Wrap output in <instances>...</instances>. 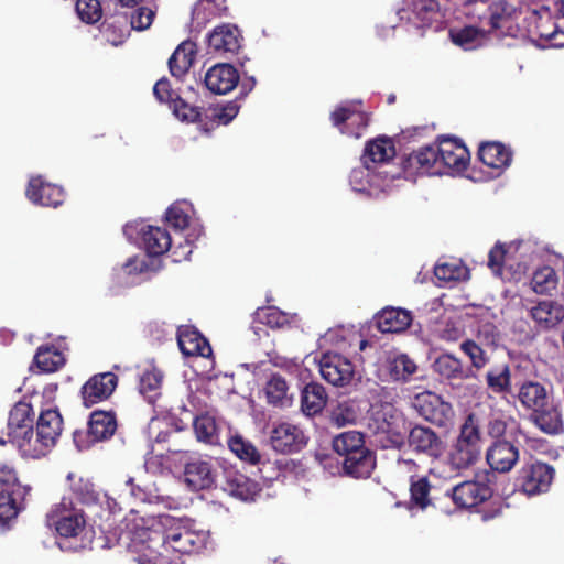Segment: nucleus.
<instances>
[{
    "instance_id": "nucleus-12",
    "label": "nucleus",
    "mask_w": 564,
    "mask_h": 564,
    "mask_svg": "<svg viewBox=\"0 0 564 564\" xmlns=\"http://www.w3.org/2000/svg\"><path fill=\"white\" fill-rule=\"evenodd\" d=\"M307 443L304 432L291 423H280L270 433L272 448L281 454L300 452Z\"/></svg>"
},
{
    "instance_id": "nucleus-49",
    "label": "nucleus",
    "mask_w": 564,
    "mask_h": 564,
    "mask_svg": "<svg viewBox=\"0 0 564 564\" xmlns=\"http://www.w3.org/2000/svg\"><path fill=\"white\" fill-rule=\"evenodd\" d=\"M62 354L53 346H41L34 356V364L43 372H54L63 365Z\"/></svg>"
},
{
    "instance_id": "nucleus-30",
    "label": "nucleus",
    "mask_w": 564,
    "mask_h": 564,
    "mask_svg": "<svg viewBox=\"0 0 564 564\" xmlns=\"http://www.w3.org/2000/svg\"><path fill=\"white\" fill-rule=\"evenodd\" d=\"M100 32L111 45L122 44L130 35L129 14L127 12H115L107 15L100 26Z\"/></svg>"
},
{
    "instance_id": "nucleus-27",
    "label": "nucleus",
    "mask_w": 564,
    "mask_h": 564,
    "mask_svg": "<svg viewBox=\"0 0 564 564\" xmlns=\"http://www.w3.org/2000/svg\"><path fill=\"white\" fill-rule=\"evenodd\" d=\"M395 156V147L391 138L380 135L366 143L362 162L367 171H370V163L386 164Z\"/></svg>"
},
{
    "instance_id": "nucleus-21",
    "label": "nucleus",
    "mask_w": 564,
    "mask_h": 564,
    "mask_svg": "<svg viewBox=\"0 0 564 564\" xmlns=\"http://www.w3.org/2000/svg\"><path fill=\"white\" fill-rule=\"evenodd\" d=\"M533 423L544 433L556 435L564 431L562 411L553 399H550L531 413Z\"/></svg>"
},
{
    "instance_id": "nucleus-19",
    "label": "nucleus",
    "mask_w": 564,
    "mask_h": 564,
    "mask_svg": "<svg viewBox=\"0 0 564 564\" xmlns=\"http://www.w3.org/2000/svg\"><path fill=\"white\" fill-rule=\"evenodd\" d=\"M177 344L183 355L209 357L213 354L209 341L195 327L184 325L177 329Z\"/></svg>"
},
{
    "instance_id": "nucleus-6",
    "label": "nucleus",
    "mask_w": 564,
    "mask_h": 564,
    "mask_svg": "<svg viewBox=\"0 0 564 564\" xmlns=\"http://www.w3.org/2000/svg\"><path fill=\"white\" fill-rule=\"evenodd\" d=\"M47 521L64 538L78 536L86 523L83 511L73 508L72 500L67 498H63L58 505L54 506L47 513Z\"/></svg>"
},
{
    "instance_id": "nucleus-48",
    "label": "nucleus",
    "mask_w": 564,
    "mask_h": 564,
    "mask_svg": "<svg viewBox=\"0 0 564 564\" xmlns=\"http://www.w3.org/2000/svg\"><path fill=\"white\" fill-rule=\"evenodd\" d=\"M256 318L272 329H283L291 326L289 315L275 306L259 307L256 311Z\"/></svg>"
},
{
    "instance_id": "nucleus-59",
    "label": "nucleus",
    "mask_w": 564,
    "mask_h": 564,
    "mask_svg": "<svg viewBox=\"0 0 564 564\" xmlns=\"http://www.w3.org/2000/svg\"><path fill=\"white\" fill-rule=\"evenodd\" d=\"M489 26L491 31L502 28L505 21L509 19L508 2L506 0L494 1L488 7Z\"/></svg>"
},
{
    "instance_id": "nucleus-44",
    "label": "nucleus",
    "mask_w": 564,
    "mask_h": 564,
    "mask_svg": "<svg viewBox=\"0 0 564 564\" xmlns=\"http://www.w3.org/2000/svg\"><path fill=\"white\" fill-rule=\"evenodd\" d=\"M449 37L452 42L465 51H473L482 45L486 32L474 25L451 30Z\"/></svg>"
},
{
    "instance_id": "nucleus-56",
    "label": "nucleus",
    "mask_w": 564,
    "mask_h": 564,
    "mask_svg": "<svg viewBox=\"0 0 564 564\" xmlns=\"http://www.w3.org/2000/svg\"><path fill=\"white\" fill-rule=\"evenodd\" d=\"M357 413L349 402H339L330 411L329 420L337 427L355 423Z\"/></svg>"
},
{
    "instance_id": "nucleus-52",
    "label": "nucleus",
    "mask_w": 564,
    "mask_h": 564,
    "mask_svg": "<svg viewBox=\"0 0 564 564\" xmlns=\"http://www.w3.org/2000/svg\"><path fill=\"white\" fill-rule=\"evenodd\" d=\"M227 11L226 0H198L193 8V19L208 21Z\"/></svg>"
},
{
    "instance_id": "nucleus-41",
    "label": "nucleus",
    "mask_w": 564,
    "mask_h": 564,
    "mask_svg": "<svg viewBox=\"0 0 564 564\" xmlns=\"http://www.w3.org/2000/svg\"><path fill=\"white\" fill-rule=\"evenodd\" d=\"M332 446L343 459L367 448L364 434L357 431H348L335 436Z\"/></svg>"
},
{
    "instance_id": "nucleus-28",
    "label": "nucleus",
    "mask_w": 564,
    "mask_h": 564,
    "mask_svg": "<svg viewBox=\"0 0 564 564\" xmlns=\"http://www.w3.org/2000/svg\"><path fill=\"white\" fill-rule=\"evenodd\" d=\"M533 321L543 329H551L564 321V305L557 301L545 300L530 310Z\"/></svg>"
},
{
    "instance_id": "nucleus-4",
    "label": "nucleus",
    "mask_w": 564,
    "mask_h": 564,
    "mask_svg": "<svg viewBox=\"0 0 564 564\" xmlns=\"http://www.w3.org/2000/svg\"><path fill=\"white\" fill-rule=\"evenodd\" d=\"M555 476L553 466L535 460L524 464L518 471L514 486L527 496L547 492Z\"/></svg>"
},
{
    "instance_id": "nucleus-29",
    "label": "nucleus",
    "mask_w": 564,
    "mask_h": 564,
    "mask_svg": "<svg viewBox=\"0 0 564 564\" xmlns=\"http://www.w3.org/2000/svg\"><path fill=\"white\" fill-rule=\"evenodd\" d=\"M63 417L57 409H46L40 412L35 431L54 448L63 432Z\"/></svg>"
},
{
    "instance_id": "nucleus-35",
    "label": "nucleus",
    "mask_w": 564,
    "mask_h": 564,
    "mask_svg": "<svg viewBox=\"0 0 564 564\" xmlns=\"http://www.w3.org/2000/svg\"><path fill=\"white\" fill-rule=\"evenodd\" d=\"M517 398L524 409L532 412L551 399L545 386L534 380L520 383Z\"/></svg>"
},
{
    "instance_id": "nucleus-9",
    "label": "nucleus",
    "mask_w": 564,
    "mask_h": 564,
    "mask_svg": "<svg viewBox=\"0 0 564 564\" xmlns=\"http://www.w3.org/2000/svg\"><path fill=\"white\" fill-rule=\"evenodd\" d=\"M321 376L330 384L344 387L351 382L355 369L349 359L339 355L326 352L319 360Z\"/></svg>"
},
{
    "instance_id": "nucleus-10",
    "label": "nucleus",
    "mask_w": 564,
    "mask_h": 564,
    "mask_svg": "<svg viewBox=\"0 0 564 564\" xmlns=\"http://www.w3.org/2000/svg\"><path fill=\"white\" fill-rule=\"evenodd\" d=\"M118 386V377L113 372H101L90 377L82 387L80 395L85 408L107 400Z\"/></svg>"
},
{
    "instance_id": "nucleus-53",
    "label": "nucleus",
    "mask_w": 564,
    "mask_h": 564,
    "mask_svg": "<svg viewBox=\"0 0 564 564\" xmlns=\"http://www.w3.org/2000/svg\"><path fill=\"white\" fill-rule=\"evenodd\" d=\"M438 7L437 0H414L412 9L414 18L406 17V19L414 23L420 22L422 26L429 25L432 22L431 14L435 13Z\"/></svg>"
},
{
    "instance_id": "nucleus-15",
    "label": "nucleus",
    "mask_w": 564,
    "mask_h": 564,
    "mask_svg": "<svg viewBox=\"0 0 564 564\" xmlns=\"http://www.w3.org/2000/svg\"><path fill=\"white\" fill-rule=\"evenodd\" d=\"M405 173L442 174L437 145H426L409 154L402 162Z\"/></svg>"
},
{
    "instance_id": "nucleus-57",
    "label": "nucleus",
    "mask_w": 564,
    "mask_h": 564,
    "mask_svg": "<svg viewBox=\"0 0 564 564\" xmlns=\"http://www.w3.org/2000/svg\"><path fill=\"white\" fill-rule=\"evenodd\" d=\"M369 115L357 109L354 104L352 115L346 127L341 128V133H347L355 138H360L369 124Z\"/></svg>"
},
{
    "instance_id": "nucleus-64",
    "label": "nucleus",
    "mask_w": 564,
    "mask_h": 564,
    "mask_svg": "<svg viewBox=\"0 0 564 564\" xmlns=\"http://www.w3.org/2000/svg\"><path fill=\"white\" fill-rule=\"evenodd\" d=\"M508 427V419L505 415L491 416L487 423V433L495 441L505 440Z\"/></svg>"
},
{
    "instance_id": "nucleus-46",
    "label": "nucleus",
    "mask_w": 564,
    "mask_h": 564,
    "mask_svg": "<svg viewBox=\"0 0 564 564\" xmlns=\"http://www.w3.org/2000/svg\"><path fill=\"white\" fill-rule=\"evenodd\" d=\"M163 373L160 369L151 367L143 371L140 378L139 390L150 403H153L155 399L161 394L160 390L162 387Z\"/></svg>"
},
{
    "instance_id": "nucleus-55",
    "label": "nucleus",
    "mask_w": 564,
    "mask_h": 564,
    "mask_svg": "<svg viewBox=\"0 0 564 564\" xmlns=\"http://www.w3.org/2000/svg\"><path fill=\"white\" fill-rule=\"evenodd\" d=\"M74 496L84 505L96 503L99 499V492L89 479L79 478L72 485Z\"/></svg>"
},
{
    "instance_id": "nucleus-32",
    "label": "nucleus",
    "mask_w": 564,
    "mask_h": 564,
    "mask_svg": "<svg viewBox=\"0 0 564 564\" xmlns=\"http://www.w3.org/2000/svg\"><path fill=\"white\" fill-rule=\"evenodd\" d=\"M197 55V45L191 40L183 41L169 58V69L173 77L182 78L192 67Z\"/></svg>"
},
{
    "instance_id": "nucleus-5",
    "label": "nucleus",
    "mask_w": 564,
    "mask_h": 564,
    "mask_svg": "<svg viewBox=\"0 0 564 564\" xmlns=\"http://www.w3.org/2000/svg\"><path fill=\"white\" fill-rule=\"evenodd\" d=\"M412 406L425 421L440 427H446L454 416L452 404L432 391L415 394Z\"/></svg>"
},
{
    "instance_id": "nucleus-34",
    "label": "nucleus",
    "mask_w": 564,
    "mask_h": 564,
    "mask_svg": "<svg viewBox=\"0 0 564 564\" xmlns=\"http://www.w3.org/2000/svg\"><path fill=\"white\" fill-rule=\"evenodd\" d=\"M141 236L150 257L162 256L172 247V238L165 228L148 225L141 229Z\"/></svg>"
},
{
    "instance_id": "nucleus-43",
    "label": "nucleus",
    "mask_w": 564,
    "mask_h": 564,
    "mask_svg": "<svg viewBox=\"0 0 564 564\" xmlns=\"http://www.w3.org/2000/svg\"><path fill=\"white\" fill-rule=\"evenodd\" d=\"M193 427L198 442L207 445L220 443L219 426L216 419L209 413L197 415L193 421Z\"/></svg>"
},
{
    "instance_id": "nucleus-45",
    "label": "nucleus",
    "mask_w": 564,
    "mask_h": 564,
    "mask_svg": "<svg viewBox=\"0 0 564 564\" xmlns=\"http://www.w3.org/2000/svg\"><path fill=\"white\" fill-rule=\"evenodd\" d=\"M228 448L234 453L240 460L250 464H261L262 455L259 449L240 434L231 435L227 440Z\"/></svg>"
},
{
    "instance_id": "nucleus-17",
    "label": "nucleus",
    "mask_w": 564,
    "mask_h": 564,
    "mask_svg": "<svg viewBox=\"0 0 564 564\" xmlns=\"http://www.w3.org/2000/svg\"><path fill=\"white\" fill-rule=\"evenodd\" d=\"M34 426V411L30 403L20 401L13 405L9 413L7 424V436H0V445L3 446L7 443L13 442L18 435H22L26 432V429Z\"/></svg>"
},
{
    "instance_id": "nucleus-23",
    "label": "nucleus",
    "mask_w": 564,
    "mask_h": 564,
    "mask_svg": "<svg viewBox=\"0 0 564 564\" xmlns=\"http://www.w3.org/2000/svg\"><path fill=\"white\" fill-rule=\"evenodd\" d=\"M216 478L212 464L200 459L185 463L184 479L192 490L209 489Z\"/></svg>"
},
{
    "instance_id": "nucleus-40",
    "label": "nucleus",
    "mask_w": 564,
    "mask_h": 564,
    "mask_svg": "<svg viewBox=\"0 0 564 564\" xmlns=\"http://www.w3.org/2000/svg\"><path fill=\"white\" fill-rule=\"evenodd\" d=\"M376 415V420L378 422L381 420L378 425V431L388 435L391 446L401 448L404 445L405 440L404 434L399 430V423H403V420L393 413V409L391 406L388 411L382 412V414L377 412Z\"/></svg>"
},
{
    "instance_id": "nucleus-31",
    "label": "nucleus",
    "mask_w": 564,
    "mask_h": 564,
    "mask_svg": "<svg viewBox=\"0 0 564 564\" xmlns=\"http://www.w3.org/2000/svg\"><path fill=\"white\" fill-rule=\"evenodd\" d=\"M478 158L489 167L503 170L511 164L512 151L501 142L487 141L479 145Z\"/></svg>"
},
{
    "instance_id": "nucleus-25",
    "label": "nucleus",
    "mask_w": 564,
    "mask_h": 564,
    "mask_svg": "<svg viewBox=\"0 0 564 564\" xmlns=\"http://www.w3.org/2000/svg\"><path fill=\"white\" fill-rule=\"evenodd\" d=\"M11 444L19 451L21 456L33 459L44 457L53 449L48 442L42 438L41 434L35 431L34 426L26 429V432H23L22 435H18Z\"/></svg>"
},
{
    "instance_id": "nucleus-38",
    "label": "nucleus",
    "mask_w": 564,
    "mask_h": 564,
    "mask_svg": "<svg viewBox=\"0 0 564 564\" xmlns=\"http://www.w3.org/2000/svg\"><path fill=\"white\" fill-rule=\"evenodd\" d=\"M481 447L455 441L448 454V463L455 470L467 469L479 459Z\"/></svg>"
},
{
    "instance_id": "nucleus-18",
    "label": "nucleus",
    "mask_w": 564,
    "mask_h": 564,
    "mask_svg": "<svg viewBox=\"0 0 564 564\" xmlns=\"http://www.w3.org/2000/svg\"><path fill=\"white\" fill-rule=\"evenodd\" d=\"M31 490V486L22 485L20 481L10 491L0 489V523H7L25 508Z\"/></svg>"
},
{
    "instance_id": "nucleus-22",
    "label": "nucleus",
    "mask_w": 564,
    "mask_h": 564,
    "mask_svg": "<svg viewBox=\"0 0 564 564\" xmlns=\"http://www.w3.org/2000/svg\"><path fill=\"white\" fill-rule=\"evenodd\" d=\"M207 40L209 48L214 52L235 54L240 48L241 35L236 25L228 23L216 26Z\"/></svg>"
},
{
    "instance_id": "nucleus-60",
    "label": "nucleus",
    "mask_w": 564,
    "mask_h": 564,
    "mask_svg": "<svg viewBox=\"0 0 564 564\" xmlns=\"http://www.w3.org/2000/svg\"><path fill=\"white\" fill-rule=\"evenodd\" d=\"M170 108L173 110L174 115L183 121L195 122L200 118L199 108L188 105L180 96H175Z\"/></svg>"
},
{
    "instance_id": "nucleus-42",
    "label": "nucleus",
    "mask_w": 564,
    "mask_h": 564,
    "mask_svg": "<svg viewBox=\"0 0 564 564\" xmlns=\"http://www.w3.org/2000/svg\"><path fill=\"white\" fill-rule=\"evenodd\" d=\"M530 285L539 295H551L557 289L558 275L551 265L539 267L532 273Z\"/></svg>"
},
{
    "instance_id": "nucleus-3",
    "label": "nucleus",
    "mask_w": 564,
    "mask_h": 564,
    "mask_svg": "<svg viewBox=\"0 0 564 564\" xmlns=\"http://www.w3.org/2000/svg\"><path fill=\"white\" fill-rule=\"evenodd\" d=\"M495 475L489 471L477 474L471 480H465L446 492L454 505L459 509H470L487 500L494 495L491 481Z\"/></svg>"
},
{
    "instance_id": "nucleus-50",
    "label": "nucleus",
    "mask_w": 564,
    "mask_h": 564,
    "mask_svg": "<svg viewBox=\"0 0 564 564\" xmlns=\"http://www.w3.org/2000/svg\"><path fill=\"white\" fill-rule=\"evenodd\" d=\"M289 384L280 373H273L264 387L267 400L270 404L282 405L288 397Z\"/></svg>"
},
{
    "instance_id": "nucleus-51",
    "label": "nucleus",
    "mask_w": 564,
    "mask_h": 564,
    "mask_svg": "<svg viewBox=\"0 0 564 564\" xmlns=\"http://www.w3.org/2000/svg\"><path fill=\"white\" fill-rule=\"evenodd\" d=\"M460 350L469 358L471 369L480 370L489 362V356L480 343L474 339H465L459 345Z\"/></svg>"
},
{
    "instance_id": "nucleus-8",
    "label": "nucleus",
    "mask_w": 564,
    "mask_h": 564,
    "mask_svg": "<svg viewBox=\"0 0 564 564\" xmlns=\"http://www.w3.org/2000/svg\"><path fill=\"white\" fill-rule=\"evenodd\" d=\"M520 458L519 445L508 440L494 441L486 451V462L491 471L507 474Z\"/></svg>"
},
{
    "instance_id": "nucleus-14",
    "label": "nucleus",
    "mask_w": 564,
    "mask_h": 564,
    "mask_svg": "<svg viewBox=\"0 0 564 564\" xmlns=\"http://www.w3.org/2000/svg\"><path fill=\"white\" fill-rule=\"evenodd\" d=\"M25 195L35 205L53 208L61 206L65 200L64 188L45 182L42 176L29 181Z\"/></svg>"
},
{
    "instance_id": "nucleus-63",
    "label": "nucleus",
    "mask_w": 564,
    "mask_h": 564,
    "mask_svg": "<svg viewBox=\"0 0 564 564\" xmlns=\"http://www.w3.org/2000/svg\"><path fill=\"white\" fill-rule=\"evenodd\" d=\"M556 26H557V23H556L555 19L550 15L546 18L540 17L538 19L536 24H535V33L539 36L541 46L546 47V45L553 34V31H555Z\"/></svg>"
},
{
    "instance_id": "nucleus-37",
    "label": "nucleus",
    "mask_w": 564,
    "mask_h": 564,
    "mask_svg": "<svg viewBox=\"0 0 564 564\" xmlns=\"http://www.w3.org/2000/svg\"><path fill=\"white\" fill-rule=\"evenodd\" d=\"M327 402L325 388L317 382L307 383L301 394V409L308 415L321 413Z\"/></svg>"
},
{
    "instance_id": "nucleus-58",
    "label": "nucleus",
    "mask_w": 564,
    "mask_h": 564,
    "mask_svg": "<svg viewBox=\"0 0 564 564\" xmlns=\"http://www.w3.org/2000/svg\"><path fill=\"white\" fill-rule=\"evenodd\" d=\"M155 12L148 7H139L129 14V28L131 30L144 31L153 22Z\"/></svg>"
},
{
    "instance_id": "nucleus-11",
    "label": "nucleus",
    "mask_w": 564,
    "mask_h": 564,
    "mask_svg": "<svg viewBox=\"0 0 564 564\" xmlns=\"http://www.w3.org/2000/svg\"><path fill=\"white\" fill-rule=\"evenodd\" d=\"M408 445L416 454L426 455L430 458H440L445 445L442 438L432 429L423 425H415L408 434Z\"/></svg>"
},
{
    "instance_id": "nucleus-2",
    "label": "nucleus",
    "mask_w": 564,
    "mask_h": 564,
    "mask_svg": "<svg viewBox=\"0 0 564 564\" xmlns=\"http://www.w3.org/2000/svg\"><path fill=\"white\" fill-rule=\"evenodd\" d=\"M117 429V414L113 410H95L89 415L87 430L74 431L73 441L78 451H85L95 443L110 440Z\"/></svg>"
},
{
    "instance_id": "nucleus-54",
    "label": "nucleus",
    "mask_w": 564,
    "mask_h": 564,
    "mask_svg": "<svg viewBox=\"0 0 564 564\" xmlns=\"http://www.w3.org/2000/svg\"><path fill=\"white\" fill-rule=\"evenodd\" d=\"M76 12L79 19L88 24L98 22L102 17V8L99 0H77Z\"/></svg>"
},
{
    "instance_id": "nucleus-20",
    "label": "nucleus",
    "mask_w": 564,
    "mask_h": 564,
    "mask_svg": "<svg viewBox=\"0 0 564 564\" xmlns=\"http://www.w3.org/2000/svg\"><path fill=\"white\" fill-rule=\"evenodd\" d=\"M221 488L230 496L241 500H253L261 491V487L257 481L234 469H226L224 471Z\"/></svg>"
},
{
    "instance_id": "nucleus-36",
    "label": "nucleus",
    "mask_w": 564,
    "mask_h": 564,
    "mask_svg": "<svg viewBox=\"0 0 564 564\" xmlns=\"http://www.w3.org/2000/svg\"><path fill=\"white\" fill-rule=\"evenodd\" d=\"M384 369L390 381L403 383L416 372L417 365L406 354H397L387 358Z\"/></svg>"
},
{
    "instance_id": "nucleus-16",
    "label": "nucleus",
    "mask_w": 564,
    "mask_h": 564,
    "mask_svg": "<svg viewBox=\"0 0 564 564\" xmlns=\"http://www.w3.org/2000/svg\"><path fill=\"white\" fill-rule=\"evenodd\" d=\"M239 80L238 70L227 63L210 67L204 78L206 88L216 95L228 94L238 85Z\"/></svg>"
},
{
    "instance_id": "nucleus-62",
    "label": "nucleus",
    "mask_w": 564,
    "mask_h": 564,
    "mask_svg": "<svg viewBox=\"0 0 564 564\" xmlns=\"http://www.w3.org/2000/svg\"><path fill=\"white\" fill-rule=\"evenodd\" d=\"M167 224L176 230H183L189 225V217L178 205H172L165 213Z\"/></svg>"
},
{
    "instance_id": "nucleus-13",
    "label": "nucleus",
    "mask_w": 564,
    "mask_h": 564,
    "mask_svg": "<svg viewBox=\"0 0 564 564\" xmlns=\"http://www.w3.org/2000/svg\"><path fill=\"white\" fill-rule=\"evenodd\" d=\"M433 370L453 387L463 381L475 379L476 372L453 354H442L433 362Z\"/></svg>"
},
{
    "instance_id": "nucleus-33",
    "label": "nucleus",
    "mask_w": 564,
    "mask_h": 564,
    "mask_svg": "<svg viewBox=\"0 0 564 564\" xmlns=\"http://www.w3.org/2000/svg\"><path fill=\"white\" fill-rule=\"evenodd\" d=\"M432 485L426 476H410V499L405 503L406 509L425 511L430 507H434V500L431 497Z\"/></svg>"
},
{
    "instance_id": "nucleus-1",
    "label": "nucleus",
    "mask_w": 564,
    "mask_h": 564,
    "mask_svg": "<svg viewBox=\"0 0 564 564\" xmlns=\"http://www.w3.org/2000/svg\"><path fill=\"white\" fill-rule=\"evenodd\" d=\"M154 527L153 532L161 534L162 549L181 557L203 550L208 538L206 532L193 530L170 514H160Z\"/></svg>"
},
{
    "instance_id": "nucleus-39",
    "label": "nucleus",
    "mask_w": 564,
    "mask_h": 564,
    "mask_svg": "<svg viewBox=\"0 0 564 564\" xmlns=\"http://www.w3.org/2000/svg\"><path fill=\"white\" fill-rule=\"evenodd\" d=\"M487 388L496 394L511 393L512 379L509 364L495 365L485 376Z\"/></svg>"
},
{
    "instance_id": "nucleus-61",
    "label": "nucleus",
    "mask_w": 564,
    "mask_h": 564,
    "mask_svg": "<svg viewBox=\"0 0 564 564\" xmlns=\"http://www.w3.org/2000/svg\"><path fill=\"white\" fill-rule=\"evenodd\" d=\"M139 564H182V557L176 553L173 556L164 550L162 552L150 551L149 553H141L138 556Z\"/></svg>"
},
{
    "instance_id": "nucleus-24",
    "label": "nucleus",
    "mask_w": 564,
    "mask_h": 564,
    "mask_svg": "<svg viewBox=\"0 0 564 564\" xmlns=\"http://www.w3.org/2000/svg\"><path fill=\"white\" fill-rule=\"evenodd\" d=\"M381 333H402L412 323V313L400 307H384L375 317Z\"/></svg>"
},
{
    "instance_id": "nucleus-26",
    "label": "nucleus",
    "mask_w": 564,
    "mask_h": 564,
    "mask_svg": "<svg viewBox=\"0 0 564 564\" xmlns=\"http://www.w3.org/2000/svg\"><path fill=\"white\" fill-rule=\"evenodd\" d=\"M343 471L346 476L355 479H367L371 476L377 466L376 453L368 447L350 455L341 462Z\"/></svg>"
},
{
    "instance_id": "nucleus-47",
    "label": "nucleus",
    "mask_w": 564,
    "mask_h": 564,
    "mask_svg": "<svg viewBox=\"0 0 564 564\" xmlns=\"http://www.w3.org/2000/svg\"><path fill=\"white\" fill-rule=\"evenodd\" d=\"M481 426L482 422L479 415L474 412L469 413L460 425L459 434L456 440L476 447H481Z\"/></svg>"
},
{
    "instance_id": "nucleus-7",
    "label": "nucleus",
    "mask_w": 564,
    "mask_h": 564,
    "mask_svg": "<svg viewBox=\"0 0 564 564\" xmlns=\"http://www.w3.org/2000/svg\"><path fill=\"white\" fill-rule=\"evenodd\" d=\"M437 150L442 174L460 173L467 170L470 153L460 140L452 137H440Z\"/></svg>"
}]
</instances>
